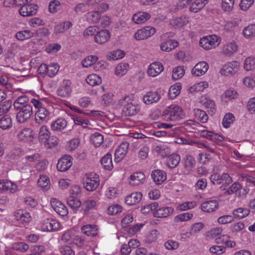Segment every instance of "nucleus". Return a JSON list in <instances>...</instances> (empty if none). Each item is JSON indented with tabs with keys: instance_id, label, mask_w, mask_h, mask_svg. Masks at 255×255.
Here are the masks:
<instances>
[{
	"instance_id": "8",
	"label": "nucleus",
	"mask_w": 255,
	"mask_h": 255,
	"mask_svg": "<svg viewBox=\"0 0 255 255\" xmlns=\"http://www.w3.org/2000/svg\"><path fill=\"white\" fill-rule=\"evenodd\" d=\"M39 229L43 232H53L60 228L59 223L52 218L43 220L39 225Z\"/></svg>"
},
{
	"instance_id": "64",
	"label": "nucleus",
	"mask_w": 255,
	"mask_h": 255,
	"mask_svg": "<svg viewBox=\"0 0 255 255\" xmlns=\"http://www.w3.org/2000/svg\"><path fill=\"white\" fill-rule=\"evenodd\" d=\"M243 84L249 89L255 87V75H251L246 76L243 79Z\"/></svg>"
},
{
	"instance_id": "13",
	"label": "nucleus",
	"mask_w": 255,
	"mask_h": 255,
	"mask_svg": "<svg viewBox=\"0 0 255 255\" xmlns=\"http://www.w3.org/2000/svg\"><path fill=\"white\" fill-rule=\"evenodd\" d=\"M164 70L162 63L154 62L150 64L147 68V74L151 77H155L159 75Z\"/></svg>"
},
{
	"instance_id": "12",
	"label": "nucleus",
	"mask_w": 255,
	"mask_h": 255,
	"mask_svg": "<svg viewBox=\"0 0 255 255\" xmlns=\"http://www.w3.org/2000/svg\"><path fill=\"white\" fill-rule=\"evenodd\" d=\"M239 49V46L237 43L234 41L226 42L223 44L221 52L226 56H232L236 53Z\"/></svg>"
},
{
	"instance_id": "61",
	"label": "nucleus",
	"mask_w": 255,
	"mask_h": 255,
	"mask_svg": "<svg viewBox=\"0 0 255 255\" xmlns=\"http://www.w3.org/2000/svg\"><path fill=\"white\" fill-rule=\"evenodd\" d=\"M235 120L234 115L231 113L225 114L222 121L223 126L227 128H229Z\"/></svg>"
},
{
	"instance_id": "16",
	"label": "nucleus",
	"mask_w": 255,
	"mask_h": 255,
	"mask_svg": "<svg viewBox=\"0 0 255 255\" xmlns=\"http://www.w3.org/2000/svg\"><path fill=\"white\" fill-rule=\"evenodd\" d=\"M17 190V186L14 182L7 180H0V192L14 193Z\"/></svg>"
},
{
	"instance_id": "19",
	"label": "nucleus",
	"mask_w": 255,
	"mask_h": 255,
	"mask_svg": "<svg viewBox=\"0 0 255 255\" xmlns=\"http://www.w3.org/2000/svg\"><path fill=\"white\" fill-rule=\"evenodd\" d=\"M129 146L128 142H122L116 149L115 152V160L116 162L121 161L127 154Z\"/></svg>"
},
{
	"instance_id": "4",
	"label": "nucleus",
	"mask_w": 255,
	"mask_h": 255,
	"mask_svg": "<svg viewBox=\"0 0 255 255\" xmlns=\"http://www.w3.org/2000/svg\"><path fill=\"white\" fill-rule=\"evenodd\" d=\"M221 38L215 34L207 35L201 38L200 46L205 50H210L217 47L221 43Z\"/></svg>"
},
{
	"instance_id": "15",
	"label": "nucleus",
	"mask_w": 255,
	"mask_h": 255,
	"mask_svg": "<svg viewBox=\"0 0 255 255\" xmlns=\"http://www.w3.org/2000/svg\"><path fill=\"white\" fill-rule=\"evenodd\" d=\"M72 158L70 155H64L61 157L57 164V169L61 172L68 170L72 165Z\"/></svg>"
},
{
	"instance_id": "32",
	"label": "nucleus",
	"mask_w": 255,
	"mask_h": 255,
	"mask_svg": "<svg viewBox=\"0 0 255 255\" xmlns=\"http://www.w3.org/2000/svg\"><path fill=\"white\" fill-rule=\"evenodd\" d=\"M225 193L228 195L235 193L236 196L240 197L246 195L247 192L245 189L242 188L239 183L235 182Z\"/></svg>"
},
{
	"instance_id": "17",
	"label": "nucleus",
	"mask_w": 255,
	"mask_h": 255,
	"mask_svg": "<svg viewBox=\"0 0 255 255\" xmlns=\"http://www.w3.org/2000/svg\"><path fill=\"white\" fill-rule=\"evenodd\" d=\"M50 119V112L44 107L37 110L35 114L36 123L41 124L47 123Z\"/></svg>"
},
{
	"instance_id": "18",
	"label": "nucleus",
	"mask_w": 255,
	"mask_h": 255,
	"mask_svg": "<svg viewBox=\"0 0 255 255\" xmlns=\"http://www.w3.org/2000/svg\"><path fill=\"white\" fill-rule=\"evenodd\" d=\"M51 205L54 210L59 215L64 216L68 214V211L66 206L57 199L52 198Z\"/></svg>"
},
{
	"instance_id": "5",
	"label": "nucleus",
	"mask_w": 255,
	"mask_h": 255,
	"mask_svg": "<svg viewBox=\"0 0 255 255\" xmlns=\"http://www.w3.org/2000/svg\"><path fill=\"white\" fill-rule=\"evenodd\" d=\"M124 102L127 103L124 107V111L129 116L136 115L140 109V105L131 100L129 96L125 97L122 100V104H124Z\"/></svg>"
},
{
	"instance_id": "28",
	"label": "nucleus",
	"mask_w": 255,
	"mask_h": 255,
	"mask_svg": "<svg viewBox=\"0 0 255 255\" xmlns=\"http://www.w3.org/2000/svg\"><path fill=\"white\" fill-rule=\"evenodd\" d=\"M219 207V203L216 200H211L202 203L201 209L205 212L211 213L215 211Z\"/></svg>"
},
{
	"instance_id": "40",
	"label": "nucleus",
	"mask_w": 255,
	"mask_h": 255,
	"mask_svg": "<svg viewBox=\"0 0 255 255\" xmlns=\"http://www.w3.org/2000/svg\"><path fill=\"white\" fill-rule=\"evenodd\" d=\"M242 34L247 39H252L255 37V23L249 24L242 30Z\"/></svg>"
},
{
	"instance_id": "25",
	"label": "nucleus",
	"mask_w": 255,
	"mask_h": 255,
	"mask_svg": "<svg viewBox=\"0 0 255 255\" xmlns=\"http://www.w3.org/2000/svg\"><path fill=\"white\" fill-rule=\"evenodd\" d=\"M209 69V65L206 62L200 61L197 63L192 69V74L197 77L204 75Z\"/></svg>"
},
{
	"instance_id": "31",
	"label": "nucleus",
	"mask_w": 255,
	"mask_h": 255,
	"mask_svg": "<svg viewBox=\"0 0 255 255\" xmlns=\"http://www.w3.org/2000/svg\"><path fill=\"white\" fill-rule=\"evenodd\" d=\"M50 136V132L48 128L45 126L40 127L38 133V140L41 143L49 144L48 142Z\"/></svg>"
},
{
	"instance_id": "29",
	"label": "nucleus",
	"mask_w": 255,
	"mask_h": 255,
	"mask_svg": "<svg viewBox=\"0 0 255 255\" xmlns=\"http://www.w3.org/2000/svg\"><path fill=\"white\" fill-rule=\"evenodd\" d=\"M110 32L107 29H102L97 31L94 37V41L99 44H102L107 42L110 38Z\"/></svg>"
},
{
	"instance_id": "57",
	"label": "nucleus",
	"mask_w": 255,
	"mask_h": 255,
	"mask_svg": "<svg viewBox=\"0 0 255 255\" xmlns=\"http://www.w3.org/2000/svg\"><path fill=\"white\" fill-rule=\"evenodd\" d=\"M97 205V202L94 200L88 199L82 204V210L86 214L89 211L95 209Z\"/></svg>"
},
{
	"instance_id": "47",
	"label": "nucleus",
	"mask_w": 255,
	"mask_h": 255,
	"mask_svg": "<svg viewBox=\"0 0 255 255\" xmlns=\"http://www.w3.org/2000/svg\"><path fill=\"white\" fill-rule=\"evenodd\" d=\"M181 158L177 154H172L169 156L166 160V165L170 168L176 167L179 163Z\"/></svg>"
},
{
	"instance_id": "49",
	"label": "nucleus",
	"mask_w": 255,
	"mask_h": 255,
	"mask_svg": "<svg viewBox=\"0 0 255 255\" xmlns=\"http://www.w3.org/2000/svg\"><path fill=\"white\" fill-rule=\"evenodd\" d=\"M237 95V92L235 90L229 89L223 94L221 99L223 102L228 103L230 101L236 98Z\"/></svg>"
},
{
	"instance_id": "58",
	"label": "nucleus",
	"mask_w": 255,
	"mask_h": 255,
	"mask_svg": "<svg viewBox=\"0 0 255 255\" xmlns=\"http://www.w3.org/2000/svg\"><path fill=\"white\" fill-rule=\"evenodd\" d=\"M185 74V69L183 66H179L173 68L172 70V79L177 80L181 78Z\"/></svg>"
},
{
	"instance_id": "6",
	"label": "nucleus",
	"mask_w": 255,
	"mask_h": 255,
	"mask_svg": "<svg viewBox=\"0 0 255 255\" xmlns=\"http://www.w3.org/2000/svg\"><path fill=\"white\" fill-rule=\"evenodd\" d=\"M32 130L29 128H23L17 132L16 137L18 141L31 144L34 142V136Z\"/></svg>"
},
{
	"instance_id": "2",
	"label": "nucleus",
	"mask_w": 255,
	"mask_h": 255,
	"mask_svg": "<svg viewBox=\"0 0 255 255\" xmlns=\"http://www.w3.org/2000/svg\"><path fill=\"white\" fill-rule=\"evenodd\" d=\"M241 69L240 63L237 60H232L226 62L221 68L220 73L223 76L232 77L238 74Z\"/></svg>"
},
{
	"instance_id": "36",
	"label": "nucleus",
	"mask_w": 255,
	"mask_h": 255,
	"mask_svg": "<svg viewBox=\"0 0 255 255\" xmlns=\"http://www.w3.org/2000/svg\"><path fill=\"white\" fill-rule=\"evenodd\" d=\"M150 18L149 13L144 11H140L133 15L132 20L135 24H141L146 22Z\"/></svg>"
},
{
	"instance_id": "3",
	"label": "nucleus",
	"mask_w": 255,
	"mask_h": 255,
	"mask_svg": "<svg viewBox=\"0 0 255 255\" xmlns=\"http://www.w3.org/2000/svg\"><path fill=\"white\" fill-rule=\"evenodd\" d=\"M82 182L87 191H93L99 186L100 179L96 173H89L85 174L83 177Z\"/></svg>"
},
{
	"instance_id": "55",
	"label": "nucleus",
	"mask_w": 255,
	"mask_h": 255,
	"mask_svg": "<svg viewBox=\"0 0 255 255\" xmlns=\"http://www.w3.org/2000/svg\"><path fill=\"white\" fill-rule=\"evenodd\" d=\"M40 158V154L38 152H35L34 153L26 155L23 158V160L31 165L33 163L39 161Z\"/></svg>"
},
{
	"instance_id": "50",
	"label": "nucleus",
	"mask_w": 255,
	"mask_h": 255,
	"mask_svg": "<svg viewBox=\"0 0 255 255\" xmlns=\"http://www.w3.org/2000/svg\"><path fill=\"white\" fill-rule=\"evenodd\" d=\"M209 86L208 83L206 81H201L195 83L189 87V91L191 93L202 92Z\"/></svg>"
},
{
	"instance_id": "60",
	"label": "nucleus",
	"mask_w": 255,
	"mask_h": 255,
	"mask_svg": "<svg viewBox=\"0 0 255 255\" xmlns=\"http://www.w3.org/2000/svg\"><path fill=\"white\" fill-rule=\"evenodd\" d=\"M12 126V120L10 117L5 116L0 120V128L3 129L10 128Z\"/></svg>"
},
{
	"instance_id": "24",
	"label": "nucleus",
	"mask_w": 255,
	"mask_h": 255,
	"mask_svg": "<svg viewBox=\"0 0 255 255\" xmlns=\"http://www.w3.org/2000/svg\"><path fill=\"white\" fill-rule=\"evenodd\" d=\"M173 212L174 209L171 207H158L155 209L154 213H153V216L156 218H164L170 216Z\"/></svg>"
},
{
	"instance_id": "20",
	"label": "nucleus",
	"mask_w": 255,
	"mask_h": 255,
	"mask_svg": "<svg viewBox=\"0 0 255 255\" xmlns=\"http://www.w3.org/2000/svg\"><path fill=\"white\" fill-rule=\"evenodd\" d=\"M14 216L16 221L22 226H25L31 219L28 212L21 209L16 210L14 213Z\"/></svg>"
},
{
	"instance_id": "37",
	"label": "nucleus",
	"mask_w": 255,
	"mask_h": 255,
	"mask_svg": "<svg viewBox=\"0 0 255 255\" xmlns=\"http://www.w3.org/2000/svg\"><path fill=\"white\" fill-rule=\"evenodd\" d=\"M81 230L83 234L88 236L94 237L98 233V227L94 224L85 225L81 227Z\"/></svg>"
},
{
	"instance_id": "59",
	"label": "nucleus",
	"mask_w": 255,
	"mask_h": 255,
	"mask_svg": "<svg viewBox=\"0 0 255 255\" xmlns=\"http://www.w3.org/2000/svg\"><path fill=\"white\" fill-rule=\"evenodd\" d=\"M87 20L91 23H96L99 21L100 17L99 11L93 10L88 12L86 15Z\"/></svg>"
},
{
	"instance_id": "52",
	"label": "nucleus",
	"mask_w": 255,
	"mask_h": 255,
	"mask_svg": "<svg viewBox=\"0 0 255 255\" xmlns=\"http://www.w3.org/2000/svg\"><path fill=\"white\" fill-rule=\"evenodd\" d=\"M101 162L103 167L107 170H111L113 167L112 155L110 153H107L104 156Z\"/></svg>"
},
{
	"instance_id": "33",
	"label": "nucleus",
	"mask_w": 255,
	"mask_h": 255,
	"mask_svg": "<svg viewBox=\"0 0 255 255\" xmlns=\"http://www.w3.org/2000/svg\"><path fill=\"white\" fill-rule=\"evenodd\" d=\"M34 33L31 30L26 29L17 31L15 34V38L18 41H23L32 38Z\"/></svg>"
},
{
	"instance_id": "39",
	"label": "nucleus",
	"mask_w": 255,
	"mask_h": 255,
	"mask_svg": "<svg viewBox=\"0 0 255 255\" xmlns=\"http://www.w3.org/2000/svg\"><path fill=\"white\" fill-rule=\"evenodd\" d=\"M179 43L177 40L169 39L161 43L160 45V49L162 51L170 52L176 47H178Z\"/></svg>"
},
{
	"instance_id": "56",
	"label": "nucleus",
	"mask_w": 255,
	"mask_h": 255,
	"mask_svg": "<svg viewBox=\"0 0 255 255\" xmlns=\"http://www.w3.org/2000/svg\"><path fill=\"white\" fill-rule=\"evenodd\" d=\"M61 2L58 0H51L48 5V11L52 14L57 13L61 9Z\"/></svg>"
},
{
	"instance_id": "22",
	"label": "nucleus",
	"mask_w": 255,
	"mask_h": 255,
	"mask_svg": "<svg viewBox=\"0 0 255 255\" xmlns=\"http://www.w3.org/2000/svg\"><path fill=\"white\" fill-rule=\"evenodd\" d=\"M161 99V95L156 91H149L143 96V102L149 105L157 103Z\"/></svg>"
},
{
	"instance_id": "63",
	"label": "nucleus",
	"mask_w": 255,
	"mask_h": 255,
	"mask_svg": "<svg viewBox=\"0 0 255 255\" xmlns=\"http://www.w3.org/2000/svg\"><path fill=\"white\" fill-rule=\"evenodd\" d=\"M91 142L95 146H99L104 141L103 135L99 132H95L91 135Z\"/></svg>"
},
{
	"instance_id": "54",
	"label": "nucleus",
	"mask_w": 255,
	"mask_h": 255,
	"mask_svg": "<svg viewBox=\"0 0 255 255\" xmlns=\"http://www.w3.org/2000/svg\"><path fill=\"white\" fill-rule=\"evenodd\" d=\"M98 60V57L96 55H89L85 57L81 62L82 66L88 68L95 64Z\"/></svg>"
},
{
	"instance_id": "30",
	"label": "nucleus",
	"mask_w": 255,
	"mask_h": 255,
	"mask_svg": "<svg viewBox=\"0 0 255 255\" xmlns=\"http://www.w3.org/2000/svg\"><path fill=\"white\" fill-rule=\"evenodd\" d=\"M142 194L140 192H135L128 195L125 198V203L130 206L136 205L142 199Z\"/></svg>"
},
{
	"instance_id": "62",
	"label": "nucleus",
	"mask_w": 255,
	"mask_h": 255,
	"mask_svg": "<svg viewBox=\"0 0 255 255\" xmlns=\"http://www.w3.org/2000/svg\"><path fill=\"white\" fill-rule=\"evenodd\" d=\"M67 204L75 212L77 211L80 206L82 207L81 201L78 199L73 198V197H70L68 199Z\"/></svg>"
},
{
	"instance_id": "43",
	"label": "nucleus",
	"mask_w": 255,
	"mask_h": 255,
	"mask_svg": "<svg viewBox=\"0 0 255 255\" xmlns=\"http://www.w3.org/2000/svg\"><path fill=\"white\" fill-rule=\"evenodd\" d=\"M38 186L43 191H47L50 187L49 177L45 175H40L37 181Z\"/></svg>"
},
{
	"instance_id": "35",
	"label": "nucleus",
	"mask_w": 255,
	"mask_h": 255,
	"mask_svg": "<svg viewBox=\"0 0 255 255\" xmlns=\"http://www.w3.org/2000/svg\"><path fill=\"white\" fill-rule=\"evenodd\" d=\"M200 103L205 108L208 109L212 114L215 113L216 105L214 101L203 96L200 99Z\"/></svg>"
},
{
	"instance_id": "1",
	"label": "nucleus",
	"mask_w": 255,
	"mask_h": 255,
	"mask_svg": "<svg viewBox=\"0 0 255 255\" xmlns=\"http://www.w3.org/2000/svg\"><path fill=\"white\" fill-rule=\"evenodd\" d=\"M163 116L167 122H177L185 117L183 109L177 104L167 106L163 111Z\"/></svg>"
},
{
	"instance_id": "48",
	"label": "nucleus",
	"mask_w": 255,
	"mask_h": 255,
	"mask_svg": "<svg viewBox=\"0 0 255 255\" xmlns=\"http://www.w3.org/2000/svg\"><path fill=\"white\" fill-rule=\"evenodd\" d=\"M129 65L128 63L124 62L120 63L116 67L115 74L117 76H123L127 73Z\"/></svg>"
},
{
	"instance_id": "27",
	"label": "nucleus",
	"mask_w": 255,
	"mask_h": 255,
	"mask_svg": "<svg viewBox=\"0 0 255 255\" xmlns=\"http://www.w3.org/2000/svg\"><path fill=\"white\" fill-rule=\"evenodd\" d=\"M241 22L242 19L237 17L230 20H224L222 25L225 30L227 31H233L241 24Z\"/></svg>"
},
{
	"instance_id": "21",
	"label": "nucleus",
	"mask_w": 255,
	"mask_h": 255,
	"mask_svg": "<svg viewBox=\"0 0 255 255\" xmlns=\"http://www.w3.org/2000/svg\"><path fill=\"white\" fill-rule=\"evenodd\" d=\"M37 8V5L34 3H28L20 7L19 13L22 16H30L36 13Z\"/></svg>"
},
{
	"instance_id": "42",
	"label": "nucleus",
	"mask_w": 255,
	"mask_h": 255,
	"mask_svg": "<svg viewBox=\"0 0 255 255\" xmlns=\"http://www.w3.org/2000/svg\"><path fill=\"white\" fill-rule=\"evenodd\" d=\"M125 55L126 53L123 50L117 49L108 52L106 58L110 61L118 60L123 58Z\"/></svg>"
},
{
	"instance_id": "45",
	"label": "nucleus",
	"mask_w": 255,
	"mask_h": 255,
	"mask_svg": "<svg viewBox=\"0 0 255 255\" xmlns=\"http://www.w3.org/2000/svg\"><path fill=\"white\" fill-rule=\"evenodd\" d=\"M243 67L246 71L255 70V56H250L245 58L243 63Z\"/></svg>"
},
{
	"instance_id": "53",
	"label": "nucleus",
	"mask_w": 255,
	"mask_h": 255,
	"mask_svg": "<svg viewBox=\"0 0 255 255\" xmlns=\"http://www.w3.org/2000/svg\"><path fill=\"white\" fill-rule=\"evenodd\" d=\"M86 82L89 85L95 86L99 85L102 83V79L97 74H92L87 76Z\"/></svg>"
},
{
	"instance_id": "7",
	"label": "nucleus",
	"mask_w": 255,
	"mask_h": 255,
	"mask_svg": "<svg viewBox=\"0 0 255 255\" xmlns=\"http://www.w3.org/2000/svg\"><path fill=\"white\" fill-rule=\"evenodd\" d=\"M155 32L156 29L154 27L146 26L136 30L133 35V38L137 41L143 40L150 37Z\"/></svg>"
},
{
	"instance_id": "44",
	"label": "nucleus",
	"mask_w": 255,
	"mask_h": 255,
	"mask_svg": "<svg viewBox=\"0 0 255 255\" xmlns=\"http://www.w3.org/2000/svg\"><path fill=\"white\" fill-rule=\"evenodd\" d=\"M75 231L73 229H69L65 231L62 234L61 240L68 245H72L74 242Z\"/></svg>"
},
{
	"instance_id": "14",
	"label": "nucleus",
	"mask_w": 255,
	"mask_h": 255,
	"mask_svg": "<svg viewBox=\"0 0 255 255\" xmlns=\"http://www.w3.org/2000/svg\"><path fill=\"white\" fill-rule=\"evenodd\" d=\"M72 91L71 81L66 80L63 81L61 85L58 88L57 93L58 96L67 98L70 96Z\"/></svg>"
},
{
	"instance_id": "11",
	"label": "nucleus",
	"mask_w": 255,
	"mask_h": 255,
	"mask_svg": "<svg viewBox=\"0 0 255 255\" xmlns=\"http://www.w3.org/2000/svg\"><path fill=\"white\" fill-rule=\"evenodd\" d=\"M189 23V17L187 15L173 17L170 19L169 24L175 29H180Z\"/></svg>"
},
{
	"instance_id": "51",
	"label": "nucleus",
	"mask_w": 255,
	"mask_h": 255,
	"mask_svg": "<svg viewBox=\"0 0 255 255\" xmlns=\"http://www.w3.org/2000/svg\"><path fill=\"white\" fill-rule=\"evenodd\" d=\"M181 89L180 83H176L172 85L169 89L168 96L171 99H175L180 93Z\"/></svg>"
},
{
	"instance_id": "10",
	"label": "nucleus",
	"mask_w": 255,
	"mask_h": 255,
	"mask_svg": "<svg viewBox=\"0 0 255 255\" xmlns=\"http://www.w3.org/2000/svg\"><path fill=\"white\" fill-rule=\"evenodd\" d=\"M211 182L214 184H229L232 182V179L228 173H223L221 176L214 172L210 176Z\"/></svg>"
},
{
	"instance_id": "34",
	"label": "nucleus",
	"mask_w": 255,
	"mask_h": 255,
	"mask_svg": "<svg viewBox=\"0 0 255 255\" xmlns=\"http://www.w3.org/2000/svg\"><path fill=\"white\" fill-rule=\"evenodd\" d=\"M209 2V0H194L191 3L189 10L192 13H197L202 9Z\"/></svg>"
},
{
	"instance_id": "41",
	"label": "nucleus",
	"mask_w": 255,
	"mask_h": 255,
	"mask_svg": "<svg viewBox=\"0 0 255 255\" xmlns=\"http://www.w3.org/2000/svg\"><path fill=\"white\" fill-rule=\"evenodd\" d=\"M73 24L69 21H62L54 27V32L56 34L63 33L72 26Z\"/></svg>"
},
{
	"instance_id": "9",
	"label": "nucleus",
	"mask_w": 255,
	"mask_h": 255,
	"mask_svg": "<svg viewBox=\"0 0 255 255\" xmlns=\"http://www.w3.org/2000/svg\"><path fill=\"white\" fill-rule=\"evenodd\" d=\"M19 111L16 114V119L18 123H24L30 119L33 113L32 107L29 104L23 106L19 109Z\"/></svg>"
},
{
	"instance_id": "26",
	"label": "nucleus",
	"mask_w": 255,
	"mask_h": 255,
	"mask_svg": "<svg viewBox=\"0 0 255 255\" xmlns=\"http://www.w3.org/2000/svg\"><path fill=\"white\" fill-rule=\"evenodd\" d=\"M145 175L141 172H134L128 179L129 184L131 186H138L144 183Z\"/></svg>"
},
{
	"instance_id": "46",
	"label": "nucleus",
	"mask_w": 255,
	"mask_h": 255,
	"mask_svg": "<svg viewBox=\"0 0 255 255\" xmlns=\"http://www.w3.org/2000/svg\"><path fill=\"white\" fill-rule=\"evenodd\" d=\"M155 151L159 156L162 157H166L171 152L170 147L165 144L156 145L155 148Z\"/></svg>"
},
{
	"instance_id": "38",
	"label": "nucleus",
	"mask_w": 255,
	"mask_h": 255,
	"mask_svg": "<svg viewBox=\"0 0 255 255\" xmlns=\"http://www.w3.org/2000/svg\"><path fill=\"white\" fill-rule=\"evenodd\" d=\"M67 126V121L64 119L59 118L51 123L50 128L54 131H60L64 129Z\"/></svg>"
},
{
	"instance_id": "23",
	"label": "nucleus",
	"mask_w": 255,
	"mask_h": 255,
	"mask_svg": "<svg viewBox=\"0 0 255 255\" xmlns=\"http://www.w3.org/2000/svg\"><path fill=\"white\" fill-rule=\"evenodd\" d=\"M151 177L154 183L157 185H161L167 179L166 172L160 169L153 170Z\"/></svg>"
}]
</instances>
